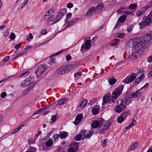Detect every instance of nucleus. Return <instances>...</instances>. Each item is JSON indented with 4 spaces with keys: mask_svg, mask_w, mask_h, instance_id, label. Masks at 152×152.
<instances>
[{
    "mask_svg": "<svg viewBox=\"0 0 152 152\" xmlns=\"http://www.w3.org/2000/svg\"><path fill=\"white\" fill-rule=\"evenodd\" d=\"M66 67V69L67 70V72L69 71L72 70L75 67L74 64H69L67 65H65Z\"/></svg>",
    "mask_w": 152,
    "mask_h": 152,
    "instance_id": "aec40b11",
    "label": "nucleus"
},
{
    "mask_svg": "<svg viewBox=\"0 0 152 152\" xmlns=\"http://www.w3.org/2000/svg\"><path fill=\"white\" fill-rule=\"evenodd\" d=\"M56 119V116L55 115H53L51 119V121L53 122H54Z\"/></svg>",
    "mask_w": 152,
    "mask_h": 152,
    "instance_id": "4d7b16f0",
    "label": "nucleus"
},
{
    "mask_svg": "<svg viewBox=\"0 0 152 152\" xmlns=\"http://www.w3.org/2000/svg\"><path fill=\"white\" fill-rule=\"evenodd\" d=\"M136 121L134 119H133L130 125L131 126V127L132 126L134 125H136Z\"/></svg>",
    "mask_w": 152,
    "mask_h": 152,
    "instance_id": "5fc2aeb1",
    "label": "nucleus"
},
{
    "mask_svg": "<svg viewBox=\"0 0 152 152\" xmlns=\"http://www.w3.org/2000/svg\"><path fill=\"white\" fill-rule=\"evenodd\" d=\"M142 9L143 8H141V9H139L136 11V15L137 16V17H140L144 14V12L142 10Z\"/></svg>",
    "mask_w": 152,
    "mask_h": 152,
    "instance_id": "a878e982",
    "label": "nucleus"
},
{
    "mask_svg": "<svg viewBox=\"0 0 152 152\" xmlns=\"http://www.w3.org/2000/svg\"><path fill=\"white\" fill-rule=\"evenodd\" d=\"M50 41V40H45L44 41V42H43L42 43H41L40 44V45H43L46 44L49 41Z\"/></svg>",
    "mask_w": 152,
    "mask_h": 152,
    "instance_id": "338daca9",
    "label": "nucleus"
},
{
    "mask_svg": "<svg viewBox=\"0 0 152 152\" xmlns=\"http://www.w3.org/2000/svg\"><path fill=\"white\" fill-rule=\"evenodd\" d=\"M82 74L81 72H78L74 74V76L76 77H77L78 76H81Z\"/></svg>",
    "mask_w": 152,
    "mask_h": 152,
    "instance_id": "de8ad7c7",
    "label": "nucleus"
},
{
    "mask_svg": "<svg viewBox=\"0 0 152 152\" xmlns=\"http://www.w3.org/2000/svg\"><path fill=\"white\" fill-rule=\"evenodd\" d=\"M24 126V125L23 124L21 125L20 126H19L12 131V134H14L16 133L19 130H20L21 129V128L23 127Z\"/></svg>",
    "mask_w": 152,
    "mask_h": 152,
    "instance_id": "473e14b6",
    "label": "nucleus"
},
{
    "mask_svg": "<svg viewBox=\"0 0 152 152\" xmlns=\"http://www.w3.org/2000/svg\"><path fill=\"white\" fill-rule=\"evenodd\" d=\"M78 18H76L73 19L72 21L71 22H69L68 23L67 26L69 27L70 26H72L75 24L78 21Z\"/></svg>",
    "mask_w": 152,
    "mask_h": 152,
    "instance_id": "b1692460",
    "label": "nucleus"
},
{
    "mask_svg": "<svg viewBox=\"0 0 152 152\" xmlns=\"http://www.w3.org/2000/svg\"><path fill=\"white\" fill-rule=\"evenodd\" d=\"M137 7V3L131 4L129 5L128 8L130 10L133 12L136 10Z\"/></svg>",
    "mask_w": 152,
    "mask_h": 152,
    "instance_id": "6ab92c4d",
    "label": "nucleus"
},
{
    "mask_svg": "<svg viewBox=\"0 0 152 152\" xmlns=\"http://www.w3.org/2000/svg\"><path fill=\"white\" fill-rule=\"evenodd\" d=\"M7 94L5 92H3L1 94L0 96L2 98H5V97L7 96Z\"/></svg>",
    "mask_w": 152,
    "mask_h": 152,
    "instance_id": "3c124183",
    "label": "nucleus"
},
{
    "mask_svg": "<svg viewBox=\"0 0 152 152\" xmlns=\"http://www.w3.org/2000/svg\"><path fill=\"white\" fill-rule=\"evenodd\" d=\"M73 4L72 3H70L67 4V7L68 8H71L73 7Z\"/></svg>",
    "mask_w": 152,
    "mask_h": 152,
    "instance_id": "69168bd1",
    "label": "nucleus"
},
{
    "mask_svg": "<svg viewBox=\"0 0 152 152\" xmlns=\"http://www.w3.org/2000/svg\"><path fill=\"white\" fill-rule=\"evenodd\" d=\"M123 87L124 86L120 85L113 92L110 96H105L103 99L102 104L104 105L108 103L111 106L113 105L114 103L115 99L121 95Z\"/></svg>",
    "mask_w": 152,
    "mask_h": 152,
    "instance_id": "f03ea898",
    "label": "nucleus"
},
{
    "mask_svg": "<svg viewBox=\"0 0 152 152\" xmlns=\"http://www.w3.org/2000/svg\"><path fill=\"white\" fill-rule=\"evenodd\" d=\"M67 100L66 99H60L58 102V104L59 105H62L65 104Z\"/></svg>",
    "mask_w": 152,
    "mask_h": 152,
    "instance_id": "2f4dec72",
    "label": "nucleus"
},
{
    "mask_svg": "<svg viewBox=\"0 0 152 152\" xmlns=\"http://www.w3.org/2000/svg\"><path fill=\"white\" fill-rule=\"evenodd\" d=\"M124 109L123 107H121L119 105H118L115 108V112L119 113Z\"/></svg>",
    "mask_w": 152,
    "mask_h": 152,
    "instance_id": "c756f323",
    "label": "nucleus"
},
{
    "mask_svg": "<svg viewBox=\"0 0 152 152\" xmlns=\"http://www.w3.org/2000/svg\"><path fill=\"white\" fill-rule=\"evenodd\" d=\"M23 56L22 53H20L18 54H16V55H15V59L17 58L20 56Z\"/></svg>",
    "mask_w": 152,
    "mask_h": 152,
    "instance_id": "052dcab7",
    "label": "nucleus"
},
{
    "mask_svg": "<svg viewBox=\"0 0 152 152\" xmlns=\"http://www.w3.org/2000/svg\"><path fill=\"white\" fill-rule=\"evenodd\" d=\"M127 115L125 113H122L120 116L117 119V121L118 123H122L126 118Z\"/></svg>",
    "mask_w": 152,
    "mask_h": 152,
    "instance_id": "f3484780",
    "label": "nucleus"
},
{
    "mask_svg": "<svg viewBox=\"0 0 152 152\" xmlns=\"http://www.w3.org/2000/svg\"><path fill=\"white\" fill-rule=\"evenodd\" d=\"M12 77H13V76H10L9 77H6L5 78H4L2 80H1L0 81L1 82V83L2 82H4V81H5V80L10 78Z\"/></svg>",
    "mask_w": 152,
    "mask_h": 152,
    "instance_id": "6e6d98bb",
    "label": "nucleus"
},
{
    "mask_svg": "<svg viewBox=\"0 0 152 152\" xmlns=\"http://www.w3.org/2000/svg\"><path fill=\"white\" fill-rule=\"evenodd\" d=\"M72 15V14L70 12L69 13L66 15V22H67V19H68L70 18Z\"/></svg>",
    "mask_w": 152,
    "mask_h": 152,
    "instance_id": "a18cd8bd",
    "label": "nucleus"
},
{
    "mask_svg": "<svg viewBox=\"0 0 152 152\" xmlns=\"http://www.w3.org/2000/svg\"><path fill=\"white\" fill-rule=\"evenodd\" d=\"M53 141L51 138L49 139L46 142V145L48 147H50L51 145H53Z\"/></svg>",
    "mask_w": 152,
    "mask_h": 152,
    "instance_id": "cd10ccee",
    "label": "nucleus"
},
{
    "mask_svg": "<svg viewBox=\"0 0 152 152\" xmlns=\"http://www.w3.org/2000/svg\"><path fill=\"white\" fill-rule=\"evenodd\" d=\"M106 143H107V142H106V140H102V144H101L102 146L103 147H104L105 146V145H106Z\"/></svg>",
    "mask_w": 152,
    "mask_h": 152,
    "instance_id": "603ef678",
    "label": "nucleus"
},
{
    "mask_svg": "<svg viewBox=\"0 0 152 152\" xmlns=\"http://www.w3.org/2000/svg\"><path fill=\"white\" fill-rule=\"evenodd\" d=\"M104 7V4L102 3H100L96 7V8L99 9H102Z\"/></svg>",
    "mask_w": 152,
    "mask_h": 152,
    "instance_id": "c03bdc74",
    "label": "nucleus"
},
{
    "mask_svg": "<svg viewBox=\"0 0 152 152\" xmlns=\"http://www.w3.org/2000/svg\"><path fill=\"white\" fill-rule=\"evenodd\" d=\"M28 151L31 152H36V149L35 147H30L29 148V150Z\"/></svg>",
    "mask_w": 152,
    "mask_h": 152,
    "instance_id": "79ce46f5",
    "label": "nucleus"
},
{
    "mask_svg": "<svg viewBox=\"0 0 152 152\" xmlns=\"http://www.w3.org/2000/svg\"><path fill=\"white\" fill-rule=\"evenodd\" d=\"M94 132V130L93 129L91 128L89 130L88 133L85 134L84 135V137L86 139H87L90 138L91 136L93 134Z\"/></svg>",
    "mask_w": 152,
    "mask_h": 152,
    "instance_id": "a211bd4d",
    "label": "nucleus"
},
{
    "mask_svg": "<svg viewBox=\"0 0 152 152\" xmlns=\"http://www.w3.org/2000/svg\"><path fill=\"white\" fill-rule=\"evenodd\" d=\"M109 84L112 85L115 84L116 82V80L115 79L112 78L109 79L108 80Z\"/></svg>",
    "mask_w": 152,
    "mask_h": 152,
    "instance_id": "e433bc0d",
    "label": "nucleus"
},
{
    "mask_svg": "<svg viewBox=\"0 0 152 152\" xmlns=\"http://www.w3.org/2000/svg\"><path fill=\"white\" fill-rule=\"evenodd\" d=\"M125 35V34L124 33H118L116 34V37L120 38H122L124 37Z\"/></svg>",
    "mask_w": 152,
    "mask_h": 152,
    "instance_id": "c9c22d12",
    "label": "nucleus"
},
{
    "mask_svg": "<svg viewBox=\"0 0 152 152\" xmlns=\"http://www.w3.org/2000/svg\"><path fill=\"white\" fill-rule=\"evenodd\" d=\"M152 23V20L151 18L150 17V15H148L143 17L142 20L141 22L139 23L140 27L142 29L143 27L149 25Z\"/></svg>",
    "mask_w": 152,
    "mask_h": 152,
    "instance_id": "20e7f679",
    "label": "nucleus"
},
{
    "mask_svg": "<svg viewBox=\"0 0 152 152\" xmlns=\"http://www.w3.org/2000/svg\"><path fill=\"white\" fill-rule=\"evenodd\" d=\"M10 57L8 56H6L3 59V61L4 62L6 61L9 59Z\"/></svg>",
    "mask_w": 152,
    "mask_h": 152,
    "instance_id": "0e129e2a",
    "label": "nucleus"
},
{
    "mask_svg": "<svg viewBox=\"0 0 152 152\" xmlns=\"http://www.w3.org/2000/svg\"><path fill=\"white\" fill-rule=\"evenodd\" d=\"M91 40H87L86 41L84 44H83L81 46L80 50L82 52H83V50H88L91 46Z\"/></svg>",
    "mask_w": 152,
    "mask_h": 152,
    "instance_id": "39448f33",
    "label": "nucleus"
},
{
    "mask_svg": "<svg viewBox=\"0 0 152 152\" xmlns=\"http://www.w3.org/2000/svg\"><path fill=\"white\" fill-rule=\"evenodd\" d=\"M66 11L65 9H63L61 10L59 12V14H60L62 17L66 13Z\"/></svg>",
    "mask_w": 152,
    "mask_h": 152,
    "instance_id": "72a5a7b5",
    "label": "nucleus"
},
{
    "mask_svg": "<svg viewBox=\"0 0 152 152\" xmlns=\"http://www.w3.org/2000/svg\"><path fill=\"white\" fill-rule=\"evenodd\" d=\"M33 82L32 78L31 77H29L24 80L22 83L21 86L23 87L28 86Z\"/></svg>",
    "mask_w": 152,
    "mask_h": 152,
    "instance_id": "1a4fd4ad",
    "label": "nucleus"
},
{
    "mask_svg": "<svg viewBox=\"0 0 152 152\" xmlns=\"http://www.w3.org/2000/svg\"><path fill=\"white\" fill-rule=\"evenodd\" d=\"M94 7L90 8L87 12V15L88 16H91L94 13Z\"/></svg>",
    "mask_w": 152,
    "mask_h": 152,
    "instance_id": "4be33fe9",
    "label": "nucleus"
},
{
    "mask_svg": "<svg viewBox=\"0 0 152 152\" xmlns=\"http://www.w3.org/2000/svg\"><path fill=\"white\" fill-rule=\"evenodd\" d=\"M100 107L99 105H97L94 106L92 109V112L94 115L97 114L99 111Z\"/></svg>",
    "mask_w": 152,
    "mask_h": 152,
    "instance_id": "2eb2a0df",
    "label": "nucleus"
},
{
    "mask_svg": "<svg viewBox=\"0 0 152 152\" xmlns=\"http://www.w3.org/2000/svg\"><path fill=\"white\" fill-rule=\"evenodd\" d=\"M21 43H19L17 44L15 46V49L18 50L19 48L20 47V46L21 45Z\"/></svg>",
    "mask_w": 152,
    "mask_h": 152,
    "instance_id": "680f3d73",
    "label": "nucleus"
},
{
    "mask_svg": "<svg viewBox=\"0 0 152 152\" xmlns=\"http://www.w3.org/2000/svg\"><path fill=\"white\" fill-rule=\"evenodd\" d=\"M126 19V16L125 15H123L121 16L118 19V21L115 26V28L118 27V26H120L121 23H123Z\"/></svg>",
    "mask_w": 152,
    "mask_h": 152,
    "instance_id": "9b49d317",
    "label": "nucleus"
},
{
    "mask_svg": "<svg viewBox=\"0 0 152 152\" xmlns=\"http://www.w3.org/2000/svg\"><path fill=\"white\" fill-rule=\"evenodd\" d=\"M111 125L110 123L109 122H107L105 124H103L102 126H100V130L103 131L104 130H107L109 128V126Z\"/></svg>",
    "mask_w": 152,
    "mask_h": 152,
    "instance_id": "4468645a",
    "label": "nucleus"
},
{
    "mask_svg": "<svg viewBox=\"0 0 152 152\" xmlns=\"http://www.w3.org/2000/svg\"><path fill=\"white\" fill-rule=\"evenodd\" d=\"M87 102V100H86L82 101L80 104L79 107L82 108H84L86 105Z\"/></svg>",
    "mask_w": 152,
    "mask_h": 152,
    "instance_id": "c85d7f7f",
    "label": "nucleus"
},
{
    "mask_svg": "<svg viewBox=\"0 0 152 152\" xmlns=\"http://www.w3.org/2000/svg\"><path fill=\"white\" fill-rule=\"evenodd\" d=\"M126 8L125 7H121L117 11V12L119 13H124V10Z\"/></svg>",
    "mask_w": 152,
    "mask_h": 152,
    "instance_id": "ea45409f",
    "label": "nucleus"
},
{
    "mask_svg": "<svg viewBox=\"0 0 152 152\" xmlns=\"http://www.w3.org/2000/svg\"><path fill=\"white\" fill-rule=\"evenodd\" d=\"M45 109H45V108H42L38 110H37L34 113L32 116L35 114H39L41 112L45 110Z\"/></svg>",
    "mask_w": 152,
    "mask_h": 152,
    "instance_id": "f704fd0d",
    "label": "nucleus"
},
{
    "mask_svg": "<svg viewBox=\"0 0 152 152\" xmlns=\"http://www.w3.org/2000/svg\"><path fill=\"white\" fill-rule=\"evenodd\" d=\"M71 58V56L70 55H68L66 57V60L67 61H69Z\"/></svg>",
    "mask_w": 152,
    "mask_h": 152,
    "instance_id": "774afa93",
    "label": "nucleus"
},
{
    "mask_svg": "<svg viewBox=\"0 0 152 152\" xmlns=\"http://www.w3.org/2000/svg\"><path fill=\"white\" fill-rule=\"evenodd\" d=\"M133 50L132 53L128 58L129 61L135 60L141 55V49L145 48V44L142 42V38H134L131 40Z\"/></svg>",
    "mask_w": 152,
    "mask_h": 152,
    "instance_id": "f257e3e1",
    "label": "nucleus"
},
{
    "mask_svg": "<svg viewBox=\"0 0 152 152\" xmlns=\"http://www.w3.org/2000/svg\"><path fill=\"white\" fill-rule=\"evenodd\" d=\"M134 74V75H132L127 76L123 80V82L124 83L129 84L133 81L136 78L137 75L136 74Z\"/></svg>",
    "mask_w": 152,
    "mask_h": 152,
    "instance_id": "423d86ee",
    "label": "nucleus"
},
{
    "mask_svg": "<svg viewBox=\"0 0 152 152\" xmlns=\"http://www.w3.org/2000/svg\"><path fill=\"white\" fill-rule=\"evenodd\" d=\"M82 135L81 134H79L77 135L76 137H75V140L77 141H79V140L81 137Z\"/></svg>",
    "mask_w": 152,
    "mask_h": 152,
    "instance_id": "09e8293b",
    "label": "nucleus"
},
{
    "mask_svg": "<svg viewBox=\"0 0 152 152\" xmlns=\"http://www.w3.org/2000/svg\"><path fill=\"white\" fill-rule=\"evenodd\" d=\"M45 67L44 65H41L38 67L37 71L35 72L36 75L38 76H40L44 72L45 70Z\"/></svg>",
    "mask_w": 152,
    "mask_h": 152,
    "instance_id": "9d476101",
    "label": "nucleus"
},
{
    "mask_svg": "<svg viewBox=\"0 0 152 152\" xmlns=\"http://www.w3.org/2000/svg\"><path fill=\"white\" fill-rule=\"evenodd\" d=\"M141 95L140 93V90L137 91L134 93H132L130 96L132 98H136L140 97Z\"/></svg>",
    "mask_w": 152,
    "mask_h": 152,
    "instance_id": "dca6fc26",
    "label": "nucleus"
},
{
    "mask_svg": "<svg viewBox=\"0 0 152 152\" xmlns=\"http://www.w3.org/2000/svg\"><path fill=\"white\" fill-rule=\"evenodd\" d=\"M59 137V135L58 134H55L53 137V138L54 139V141L55 142H57L58 139Z\"/></svg>",
    "mask_w": 152,
    "mask_h": 152,
    "instance_id": "58836bf2",
    "label": "nucleus"
},
{
    "mask_svg": "<svg viewBox=\"0 0 152 152\" xmlns=\"http://www.w3.org/2000/svg\"><path fill=\"white\" fill-rule=\"evenodd\" d=\"M83 119V115L82 114H80L77 116L74 122V124L75 125L79 124Z\"/></svg>",
    "mask_w": 152,
    "mask_h": 152,
    "instance_id": "ddd939ff",
    "label": "nucleus"
},
{
    "mask_svg": "<svg viewBox=\"0 0 152 152\" xmlns=\"http://www.w3.org/2000/svg\"><path fill=\"white\" fill-rule=\"evenodd\" d=\"M47 30L45 29H44L42 30L41 32V33L43 35L46 34L47 33Z\"/></svg>",
    "mask_w": 152,
    "mask_h": 152,
    "instance_id": "13d9d810",
    "label": "nucleus"
},
{
    "mask_svg": "<svg viewBox=\"0 0 152 152\" xmlns=\"http://www.w3.org/2000/svg\"><path fill=\"white\" fill-rule=\"evenodd\" d=\"M29 72L28 71H26L21 74H20L21 77H26L29 74Z\"/></svg>",
    "mask_w": 152,
    "mask_h": 152,
    "instance_id": "a19ab883",
    "label": "nucleus"
},
{
    "mask_svg": "<svg viewBox=\"0 0 152 152\" xmlns=\"http://www.w3.org/2000/svg\"><path fill=\"white\" fill-rule=\"evenodd\" d=\"M99 125V122L97 121H94L92 122L91 126L94 128H96Z\"/></svg>",
    "mask_w": 152,
    "mask_h": 152,
    "instance_id": "393cba45",
    "label": "nucleus"
},
{
    "mask_svg": "<svg viewBox=\"0 0 152 152\" xmlns=\"http://www.w3.org/2000/svg\"><path fill=\"white\" fill-rule=\"evenodd\" d=\"M67 134L68 133L65 132H61L60 134V137L61 138H64L67 137Z\"/></svg>",
    "mask_w": 152,
    "mask_h": 152,
    "instance_id": "7c9ffc66",
    "label": "nucleus"
},
{
    "mask_svg": "<svg viewBox=\"0 0 152 152\" xmlns=\"http://www.w3.org/2000/svg\"><path fill=\"white\" fill-rule=\"evenodd\" d=\"M65 50H62L60 51H59L55 54H53L51 56H50V62H49V64L51 65L54 62V59L52 58V57H54L56 56L59 54H60L61 53L63 52L64 51H65Z\"/></svg>",
    "mask_w": 152,
    "mask_h": 152,
    "instance_id": "f8f14e48",
    "label": "nucleus"
},
{
    "mask_svg": "<svg viewBox=\"0 0 152 152\" xmlns=\"http://www.w3.org/2000/svg\"><path fill=\"white\" fill-rule=\"evenodd\" d=\"M121 107H123V109H124L126 106V103L124 102V100H121L120 101V103L119 105Z\"/></svg>",
    "mask_w": 152,
    "mask_h": 152,
    "instance_id": "4c0bfd02",
    "label": "nucleus"
},
{
    "mask_svg": "<svg viewBox=\"0 0 152 152\" xmlns=\"http://www.w3.org/2000/svg\"><path fill=\"white\" fill-rule=\"evenodd\" d=\"M78 148V146L77 143L75 142L71 143L70 145V148L69 149V152H76Z\"/></svg>",
    "mask_w": 152,
    "mask_h": 152,
    "instance_id": "6e6552de",
    "label": "nucleus"
},
{
    "mask_svg": "<svg viewBox=\"0 0 152 152\" xmlns=\"http://www.w3.org/2000/svg\"><path fill=\"white\" fill-rule=\"evenodd\" d=\"M62 16L60 14H58L57 16L55 18V21L53 22V24H55L57 23L62 18Z\"/></svg>",
    "mask_w": 152,
    "mask_h": 152,
    "instance_id": "bb28decb",
    "label": "nucleus"
},
{
    "mask_svg": "<svg viewBox=\"0 0 152 152\" xmlns=\"http://www.w3.org/2000/svg\"><path fill=\"white\" fill-rule=\"evenodd\" d=\"M65 65L60 66L57 70V73L58 75H64L67 72V70L66 69Z\"/></svg>",
    "mask_w": 152,
    "mask_h": 152,
    "instance_id": "0eeeda50",
    "label": "nucleus"
},
{
    "mask_svg": "<svg viewBox=\"0 0 152 152\" xmlns=\"http://www.w3.org/2000/svg\"><path fill=\"white\" fill-rule=\"evenodd\" d=\"M34 86H32L31 87H29L27 89L24 90L22 93V94L23 96H25L27 94H28L29 91L32 89L33 87Z\"/></svg>",
    "mask_w": 152,
    "mask_h": 152,
    "instance_id": "5701e85b",
    "label": "nucleus"
},
{
    "mask_svg": "<svg viewBox=\"0 0 152 152\" xmlns=\"http://www.w3.org/2000/svg\"><path fill=\"white\" fill-rule=\"evenodd\" d=\"M41 133H42V132L41 131H38L37 132V133L35 135V139H36V138L39 136V135L40 134H41Z\"/></svg>",
    "mask_w": 152,
    "mask_h": 152,
    "instance_id": "e2e57ef3",
    "label": "nucleus"
},
{
    "mask_svg": "<svg viewBox=\"0 0 152 152\" xmlns=\"http://www.w3.org/2000/svg\"><path fill=\"white\" fill-rule=\"evenodd\" d=\"M147 61L149 63H151L152 62V56H150L147 59Z\"/></svg>",
    "mask_w": 152,
    "mask_h": 152,
    "instance_id": "bf43d9fd",
    "label": "nucleus"
},
{
    "mask_svg": "<svg viewBox=\"0 0 152 152\" xmlns=\"http://www.w3.org/2000/svg\"><path fill=\"white\" fill-rule=\"evenodd\" d=\"M55 12V10L53 8L50 9L47 11L44 15V19L47 20L48 23L51 22V25H53V22L55 21L54 13Z\"/></svg>",
    "mask_w": 152,
    "mask_h": 152,
    "instance_id": "7ed1b4c3",
    "label": "nucleus"
},
{
    "mask_svg": "<svg viewBox=\"0 0 152 152\" xmlns=\"http://www.w3.org/2000/svg\"><path fill=\"white\" fill-rule=\"evenodd\" d=\"M132 12H133L132 11H127L124 12V15H128L131 14Z\"/></svg>",
    "mask_w": 152,
    "mask_h": 152,
    "instance_id": "8fccbe9b",
    "label": "nucleus"
},
{
    "mask_svg": "<svg viewBox=\"0 0 152 152\" xmlns=\"http://www.w3.org/2000/svg\"><path fill=\"white\" fill-rule=\"evenodd\" d=\"M36 140V139H35L34 140H32L31 139H30L28 140V142L29 144H31L35 143Z\"/></svg>",
    "mask_w": 152,
    "mask_h": 152,
    "instance_id": "49530a36",
    "label": "nucleus"
},
{
    "mask_svg": "<svg viewBox=\"0 0 152 152\" xmlns=\"http://www.w3.org/2000/svg\"><path fill=\"white\" fill-rule=\"evenodd\" d=\"M137 145L138 144L137 142L134 143L133 144L129 146L128 149V151H130L135 149L137 147Z\"/></svg>",
    "mask_w": 152,
    "mask_h": 152,
    "instance_id": "412c9836",
    "label": "nucleus"
},
{
    "mask_svg": "<svg viewBox=\"0 0 152 152\" xmlns=\"http://www.w3.org/2000/svg\"><path fill=\"white\" fill-rule=\"evenodd\" d=\"M28 0H24L23 2L21 4V7L23 8L28 3Z\"/></svg>",
    "mask_w": 152,
    "mask_h": 152,
    "instance_id": "37998d69",
    "label": "nucleus"
},
{
    "mask_svg": "<svg viewBox=\"0 0 152 152\" xmlns=\"http://www.w3.org/2000/svg\"><path fill=\"white\" fill-rule=\"evenodd\" d=\"M15 35L13 33H12L10 34V39L12 40H13L15 38Z\"/></svg>",
    "mask_w": 152,
    "mask_h": 152,
    "instance_id": "864d4df0",
    "label": "nucleus"
}]
</instances>
